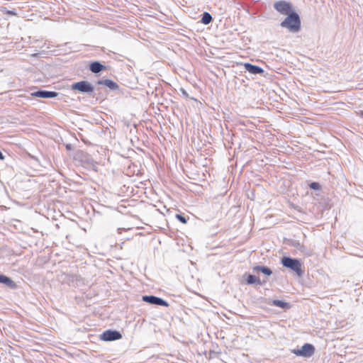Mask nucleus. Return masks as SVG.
Listing matches in <instances>:
<instances>
[{
	"mask_svg": "<svg viewBox=\"0 0 363 363\" xmlns=\"http://www.w3.org/2000/svg\"><path fill=\"white\" fill-rule=\"evenodd\" d=\"M176 218H177L178 220H179L182 223H187V219L186 218V217L182 215V214H177L176 215Z\"/></svg>",
	"mask_w": 363,
	"mask_h": 363,
	"instance_id": "20",
	"label": "nucleus"
},
{
	"mask_svg": "<svg viewBox=\"0 0 363 363\" xmlns=\"http://www.w3.org/2000/svg\"><path fill=\"white\" fill-rule=\"evenodd\" d=\"M280 26L287 28L290 32H298L301 30V19L298 14L295 11L287 14L286 18L281 23Z\"/></svg>",
	"mask_w": 363,
	"mask_h": 363,
	"instance_id": "1",
	"label": "nucleus"
},
{
	"mask_svg": "<svg viewBox=\"0 0 363 363\" xmlns=\"http://www.w3.org/2000/svg\"><path fill=\"white\" fill-rule=\"evenodd\" d=\"M281 262L284 267L291 269L298 277L303 276V271L301 269V263L298 259L290 257H283Z\"/></svg>",
	"mask_w": 363,
	"mask_h": 363,
	"instance_id": "2",
	"label": "nucleus"
},
{
	"mask_svg": "<svg viewBox=\"0 0 363 363\" xmlns=\"http://www.w3.org/2000/svg\"><path fill=\"white\" fill-rule=\"evenodd\" d=\"M293 246H294L296 248H297L298 250H299L300 251H303L304 250V246L303 245H301L298 241H294L293 242Z\"/></svg>",
	"mask_w": 363,
	"mask_h": 363,
	"instance_id": "21",
	"label": "nucleus"
},
{
	"mask_svg": "<svg viewBox=\"0 0 363 363\" xmlns=\"http://www.w3.org/2000/svg\"><path fill=\"white\" fill-rule=\"evenodd\" d=\"M105 66L98 61L92 62L89 65V70L95 74L99 73L102 70L105 69Z\"/></svg>",
	"mask_w": 363,
	"mask_h": 363,
	"instance_id": "11",
	"label": "nucleus"
},
{
	"mask_svg": "<svg viewBox=\"0 0 363 363\" xmlns=\"http://www.w3.org/2000/svg\"><path fill=\"white\" fill-rule=\"evenodd\" d=\"M274 8L280 13L287 15L294 11H292L291 4L285 1H277L274 4Z\"/></svg>",
	"mask_w": 363,
	"mask_h": 363,
	"instance_id": "6",
	"label": "nucleus"
},
{
	"mask_svg": "<svg viewBox=\"0 0 363 363\" xmlns=\"http://www.w3.org/2000/svg\"><path fill=\"white\" fill-rule=\"evenodd\" d=\"M71 89L78 91L80 93L91 95L94 91V86L88 81L74 82L71 85Z\"/></svg>",
	"mask_w": 363,
	"mask_h": 363,
	"instance_id": "3",
	"label": "nucleus"
},
{
	"mask_svg": "<svg viewBox=\"0 0 363 363\" xmlns=\"http://www.w3.org/2000/svg\"><path fill=\"white\" fill-rule=\"evenodd\" d=\"M246 71H247L248 72H250V74H260V75H262L263 73L264 72V69L257 66V65H252V64H250V63H245L243 65Z\"/></svg>",
	"mask_w": 363,
	"mask_h": 363,
	"instance_id": "9",
	"label": "nucleus"
},
{
	"mask_svg": "<svg viewBox=\"0 0 363 363\" xmlns=\"http://www.w3.org/2000/svg\"><path fill=\"white\" fill-rule=\"evenodd\" d=\"M122 338V335L117 330H108L101 335V340L104 341H114Z\"/></svg>",
	"mask_w": 363,
	"mask_h": 363,
	"instance_id": "7",
	"label": "nucleus"
},
{
	"mask_svg": "<svg viewBox=\"0 0 363 363\" xmlns=\"http://www.w3.org/2000/svg\"><path fill=\"white\" fill-rule=\"evenodd\" d=\"M98 84L105 85L112 90H116L118 88V85L111 79H101L97 82Z\"/></svg>",
	"mask_w": 363,
	"mask_h": 363,
	"instance_id": "13",
	"label": "nucleus"
},
{
	"mask_svg": "<svg viewBox=\"0 0 363 363\" xmlns=\"http://www.w3.org/2000/svg\"><path fill=\"white\" fill-rule=\"evenodd\" d=\"M59 139H60V140H62V137H60V138H59Z\"/></svg>",
	"mask_w": 363,
	"mask_h": 363,
	"instance_id": "26",
	"label": "nucleus"
},
{
	"mask_svg": "<svg viewBox=\"0 0 363 363\" xmlns=\"http://www.w3.org/2000/svg\"><path fill=\"white\" fill-rule=\"evenodd\" d=\"M0 284H3L10 289H16V284L9 277L0 274Z\"/></svg>",
	"mask_w": 363,
	"mask_h": 363,
	"instance_id": "10",
	"label": "nucleus"
},
{
	"mask_svg": "<svg viewBox=\"0 0 363 363\" xmlns=\"http://www.w3.org/2000/svg\"><path fill=\"white\" fill-rule=\"evenodd\" d=\"M213 21V18H212V16L208 13V12H204L203 14H202V17H201V22L205 25H208L209 24L211 21Z\"/></svg>",
	"mask_w": 363,
	"mask_h": 363,
	"instance_id": "16",
	"label": "nucleus"
},
{
	"mask_svg": "<svg viewBox=\"0 0 363 363\" xmlns=\"http://www.w3.org/2000/svg\"><path fill=\"white\" fill-rule=\"evenodd\" d=\"M246 284L249 285L252 284H257L262 285L265 283V281L262 282L259 278H257L255 275L252 274H246Z\"/></svg>",
	"mask_w": 363,
	"mask_h": 363,
	"instance_id": "12",
	"label": "nucleus"
},
{
	"mask_svg": "<svg viewBox=\"0 0 363 363\" xmlns=\"http://www.w3.org/2000/svg\"><path fill=\"white\" fill-rule=\"evenodd\" d=\"M315 347L310 343H305L301 349H294L291 352L296 356L309 358L315 353Z\"/></svg>",
	"mask_w": 363,
	"mask_h": 363,
	"instance_id": "4",
	"label": "nucleus"
},
{
	"mask_svg": "<svg viewBox=\"0 0 363 363\" xmlns=\"http://www.w3.org/2000/svg\"><path fill=\"white\" fill-rule=\"evenodd\" d=\"M4 159H5V156L3 155V153L0 150V160H4Z\"/></svg>",
	"mask_w": 363,
	"mask_h": 363,
	"instance_id": "24",
	"label": "nucleus"
},
{
	"mask_svg": "<svg viewBox=\"0 0 363 363\" xmlns=\"http://www.w3.org/2000/svg\"><path fill=\"white\" fill-rule=\"evenodd\" d=\"M59 93L56 91H47V90H38L33 93H32V96L35 97L43 98V99H49V98H55L57 96Z\"/></svg>",
	"mask_w": 363,
	"mask_h": 363,
	"instance_id": "8",
	"label": "nucleus"
},
{
	"mask_svg": "<svg viewBox=\"0 0 363 363\" xmlns=\"http://www.w3.org/2000/svg\"><path fill=\"white\" fill-rule=\"evenodd\" d=\"M181 91H182V94H183L184 96H185L186 97H188V94H187V92L185 91V89H181Z\"/></svg>",
	"mask_w": 363,
	"mask_h": 363,
	"instance_id": "23",
	"label": "nucleus"
},
{
	"mask_svg": "<svg viewBox=\"0 0 363 363\" xmlns=\"http://www.w3.org/2000/svg\"><path fill=\"white\" fill-rule=\"evenodd\" d=\"M142 300L151 305H156V306H162L167 307L169 306V303L162 298L153 296V295H145L143 296Z\"/></svg>",
	"mask_w": 363,
	"mask_h": 363,
	"instance_id": "5",
	"label": "nucleus"
},
{
	"mask_svg": "<svg viewBox=\"0 0 363 363\" xmlns=\"http://www.w3.org/2000/svg\"><path fill=\"white\" fill-rule=\"evenodd\" d=\"M82 141L83 143L85 144V145H92L91 143L89 142L86 138H82Z\"/></svg>",
	"mask_w": 363,
	"mask_h": 363,
	"instance_id": "22",
	"label": "nucleus"
},
{
	"mask_svg": "<svg viewBox=\"0 0 363 363\" xmlns=\"http://www.w3.org/2000/svg\"><path fill=\"white\" fill-rule=\"evenodd\" d=\"M359 114L363 118V111H361Z\"/></svg>",
	"mask_w": 363,
	"mask_h": 363,
	"instance_id": "25",
	"label": "nucleus"
},
{
	"mask_svg": "<svg viewBox=\"0 0 363 363\" xmlns=\"http://www.w3.org/2000/svg\"><path fill=\"white\" fill-rule=\"evenodd\" d=\"M189 143L198 150L201 149L205 144L202 142L201 138H191V140Z\"/></svg>",
	"mask_w": 363,
	"mask_h": 363,
	"instance_id": "14",
	"label": "nucleus"
},
{
	"mask_svg": "<svg viewBox=\"0 0 363 363\" xmlns=\"http://www.w3.org/2000/svg\"><path fill=\"white\" fill-rule=\"evenodd\" d=\"M272 306H277L281 308H288L289 304L286 302H284L281 300H273L272 301V303H270Z\"/></svg>",
	"mask_w": 363,
	"mask_h": 363,
	"instance_id": "17",
	"label": "nucleus"
},
{
	"mask_svg": "<svg viewBox=\"0 0 363 363\" xmlns=\"http://www.w3.org/2000/svg\"><path fill=\"white\" fill-rule=\"evenodd\" d=\"M309 186L311 189H313V190H320V185L319 183L318 182H311L310 184H309Z\"/></svg>",
	"mask_w": 363,
	"mask_h": 363,
	"instance_id": "19",
	"label": "nucleus"
},
{
	"mask_svg": "<svg viewBox=\"0 0 363 363\" xmlns=\"http://www.w3.org/2000/svg\"><path fill=\"white\" fill-rule=\"evenodd\" d=\"M79 141L77 138H74V143H67L65 144L66 149L67 150H72L77 147V143H79Z\"/></svg>",
	"mask_w": 363,
	"mask_h": 363,
	"instance_id": "18",
	"label": "nucleus"
},
{
	"mask_svg": "<svg viewBox=\"0 0 363 363\" xmlns=\"http://www.w3.org/2000/svg\"><path fill=\"white\" fill-rule=\"evenodd\" d=\"M253 271L255 272H261L262 273H263L264 274H265L267 276H270L272 274V269L266 266H259V265L255 266L253 267Z\"/></svg>",
	"mask_w": 363,
	"mask_h": 363,
	"instance_id": "15",
	"label": "nucleus"
}]
</instances>
